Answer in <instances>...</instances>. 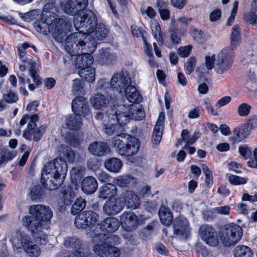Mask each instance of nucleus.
I'll return each instance as SVG.
<instances>
[{
	"label": "nucleus",
	"instance_id": "f257e3e1",
	"mask_svg": "<svg viewBox=\"0 0 257 257\" xmlns=\"http://www.w3.org/2000/svg\"><path fill=\"white\" fill-rule=\"evenodd\" d=\"M65 48L71 55L75 56L76 64H92L94 61L90 54L96 48V42L91 36L75 32L67 37Z\"/></svg>",
	"mask_w": 257,
	"mask_h": 257
},
{
	"label": "nucleus",
	"instance_id": "f03ea898",
	"mask_svg": "<svg viewBox=\"0 0 257 257\" xmlns=\"http://www.w3.org/2000/svg\"><path fill=\"white\" fill-rule=\"evenodd\" d=\"M68 170L67 164L60 158L49 162L41 173V183L46 189L53 190L63 183Z\"/></svg>",
	"mask_w": 257,
	"mask_h": 257
},
{
	"label": "nucleus",
	"instance_id": "7ed1b4c3",
	"mask_svg": "<svg viewBox=\"0 0 257 257\" xmlns=\"http://www.w3.org/2000/svg\"><path fill=\"white\" fill-rule=\"evenodd\" d=\"M112 145L119 155L126 157H131L136 154L140 146L138 139L124 133L114 136L112 140Z\"/></svg>",
	"mask_w": 257,
	"mask_h": 257
},
{
	"label": "nucleus",
	"instance_id": "20e7f679",
	"mask_svg": "<svg viewBox=\"0 0 257 257\" xmlns=\"http://www.w3.org/2000/svg\"><path fill=\"white\" fill-rule=\"evenodd\" d=\"M97 18L95 14L90 10L81 12L74 19V25L79 33L91 36L97 25Z\"/></svg>",
	"mask_w": 257,
	"mask_h": 257
},
{
	"label": "nucleus",
	"instance_id": "39448f33",
	"mask_svg": "<svg viewBox=\"0 0 257 257\" xmlns=\"http://www.w3.org/2000/svg\"><path fill=\"white\" fill-rule=\"evenodd\" d=\"M105 115L109 119L119 124L121 129L122 126L128 122L129 119L134 118L132 108L130 106L126 107L125 105H114L108 108L105 112Z\"/></svg>",
	"mask_w": 257,
	"mask_h": 257
},
{
	"label": "nucleus",
	"instance_id": "423d86ee",
	"mask_svg": "<svg viewBox=\"0 0 257 257\" xmlns=\"http://www.w3.org/2000/svg\"><path fill=\"white\" fill-rule=\"evenodd\" d=\"M22 224L29 230L40 244H45L47 240V236L43 232L44 224L34 216L26 215L22 219Z\"/></svg>",
	"mask_w": 257,
	"mask_h": 257
},
{
	"label": "nucleus",
	"instance_id": "0eeeda50",
	"mask_svg": "<svg viewBox=\"0 0 257 257\" xmlns=\"http://www.w3.org/2000/svg\"><path fill=\"white\" fill-rule=\"evenodd\" d=\"M242 228L236 224L225 225L220 231V239L225 246L234 245L241 239Z\"/></svg>",
	"mask_w": 257,
	"mask_h": 257
},
{
	"label": "nucleus",
	"instance_id": "6e6552de",
	"mask_svg": "<svg viewBox=\"0 0 257 257\" xmlns=\"http://www.w3.org/2000/svg\"><path fill=\"white\" fill-rule=\"evenodd\" d=\"M30 213L39 219L44 224V227L48 229L49 227L51 219L53 217V211L51 208L43 204H36L31 205L29 208Z\"/></svg>",
	"mask_w": 257,
	"mask_h": 257
},
{
	"label": "nucleus",
	"instance_id": "1a4fd4ad",
	"mask_svg": "<svg viewBox=\"0 0 257 257\" xmlns=\"http://www.w3.org/2000/svg\"><path fill=\"white\" fill-rule=\"evenodd\" d=\"M57 15L56 19L50 25L47 24L45 20L42 19V22L35 23L34 27L38 32L44 35H47L48 32H52L53 29L60 32L66 27L68 23L66 19L61 18L57 19Z\"/></svg>",
	"mask_w": 257,
	"mask_h": 257
},
{
	"label": "nucleus",
	"instance_id": "9d476101",
	"mask_svg": "<svg viewBox=\"0 0 257 257\" xmlns=\"http://www.w3.org/2000/svg\"><path fill=\"white\" fill-rule=\"evenodd\" d=\"M63 245L65 247L72 250L73 254L71 256L83 257L88 252L85 251L84 244L81 239L76 236L64 237Z\"/></svg>",
	"mask_w": 257,
	"mask_h": 257
},
{
	"label": "nucleus",
	"instance_id": "9b49d317",
	"mask_svg": "<svg viewBox=\"0 0 257 257\" xmlns=\"http://www.w3.org/2000/svg\"><path fill=\"white\" fill-rule=\"evenodd\" d=\"M201 239L210 246H216L218 243L217 232L212 226L207 224L201 225L198 229Z\"/></svg>",
	"mask_w": 257,
	"mask_h": 257
},
{
	"label": "nucleus",
	"instance_id": "f8f14e48",
	"mask_svg": "<svg viewBox=\"0 0 257 257\" xmlns=\"http://www.w3.org/2000/svg\"><path fill=\"white\" fill-rule=\"evenodd\" d=\"M87 0H64L61 2V8L67 14L74 15L85 9Z\"/></svg>",
	"mask_w": 257,
	"mask_h": 257
},
{
	"label": "nucleus",
	"instance_id": "ddd939ff",
	"mask_svg": "<svg viewBox=\"0 0 257 257\" xmlns=\"http://www.w3.org/2000/svg\"><path fill=\"white\" fill-rule=\"evenodd\" d=\"M45 4L42 12V19L47 24H51L56 19L58 8L56 6L55 0H41Z\"/></svg>",
	"mask_w": 257,
	"mask_h": 257
},
{
	"label": "nucleus",
	"instance_id": "4468645a",
	"mask_svg": "<svg viewBox=\"0 0 257 257\" xmlns=\"http://www.w3.org/2000/svg\"><path fill=\"white\" fill-rule=\"evenodd\" d=\"M131 83V80L122 73L114 74L110 81V86L112 89L121 93Z\"/></svg>",
	"mask_w": 257,
	"mask_h": 257
},
{
	"label": "nucleus",
	"instance_id": "2eb2a0df",
	"mask_svg": "<svg viewBox=\"0 0 257 257\" xmlns=\"http://www.w3.org/2000/svg\"><path fill=\"white\" fill-rule=\"evenodd\" d=\"M124 203L119 199L111 198L103 205V211L108 215H114L120 212L123 208Z\"/></svg>",
	"mask_w": 257,
	"mask_h": 257
},
{
	"label": "nucleus",
	"instance_id": "dca6fc26",
	"mask_svg": "<svg viewBox=\"0 0 257 257\" xmlns=\"http://www.w3.org/2000/svg\"><path fill=\"white\" fill-rule=\"evenodd\" d=\"M72 109L74 114L85 116L89 112L87 99L83 96L74 98L72 102Z\"/></svg>",
	"mask_w": 257,
	"mask_h": 257
},
{
	"label": "nucleus",
	"instance_id": "f3484780",
	"mask_svg": "<svg viewBox=\"0 0 257 257\" xmlns=\"http://www.w3.org/2000/svg\"><path fill=\"white\" fill-rule=\"evenodd\" d=\"M122 227L127 231L134 230L138 226V217L133 212H124L120 216Z\"/></svg>",
	"mask_w": 257,
	"mask_h": 257
},
{
	"label": "nucleus",
	"instance_id": "a211bd4d",
	"mask_svg": "<svg viewBox=\"0 0 257 257\" xmlns=\"http://www.w3.org/2000/svg\"><path fill=\"white\" fill-rule=\"evenodd\" d=\"M173 226L174 233L182 238H186L189 232V228L187 220L182 217L176 218L174 221Z\"/></svg>",
	"mask_w": 257,
	"mask_h": 257
},
{
	"label": "nucleus",
	"instance_id": "6ab92c4d",
	"mask_svg": "<svg viewBox=\"0 0 257 257\" xmlns=\"http://www.w3.org/2000/svg\"><path fill=\"white\" fill-rule=\"evenodd\" d=\"M231 46L227 47L220 51L217 55V64H229L234 62V53Z\"/></svg>",
	"mask_w": 257,
	"mask_h": 257
},
{
	"label": "nucleus",
	"instance_id": "aec40b11",
	"mask_svg": "<svg viewBox=\"0 0 257 257\" xmlns=\"http://www.w3.org/2000/svg\"><path fill=\"white\" fill-rule=\"evenodd\" d=\"M47 125L43 124L39 127H36L31 131L24 130L23 137L28 141L33 140L35 142L39 141L46 132Z\"/></svg>",
	"mask_w": 257,
	"mask_h": 257
},
{
	"label": "nucleus",
	"instance_id": "412c9836",
	"mask_svg": "<svg viewBox=\"0 0 257 257\" xmlns=\"http://www.w3.org/2000/svg\"><path fill=\"white\" fill-rule=\"evenodd\" d=\"M82 191L86 194L94 193L98 188V183L96 179L92 176L84 178L81 184Z\"/></svg>",
	"mask_w": 257,
	"mask_h": 257
},
{
	"label": "nucleus",
	"instance_id": "4be33fe9",
	"mask_svg": "<svg viewBox=\"0 0 257 257\" xmlns=\"http://www.w3.org/2000/svg\"><path fill=\"white\" fill-rule=\"evenodd\" d=\"M98 225L100 226V228L103 231L108 232H114L118 229L119 227L120 222L114 217H108L102 221Z\"/></svg>",
	"mask_w": 257,
	"mask_h": 257
},
{
	"label": "nucleus",
	"instance_id": "5701e85b",
	"mask_svg": "<svg viewBox=\"0 0 257 257\" xmlns=\"http://www.w3.org/2000/svg\"><path fill=\"white\" fill-rule=\"evenodd\" d=\"M108 148V146L106 143L96 141L89 145L88 150L92 155L100 157L106 154Z\"/></svg>",
	"mask_w": 257,
	"mask_h": 257
},
{
	"label": "nucleus",
	"instance_id": "b1692460",
	"mask_svg": "<svg viewBox=\"0 0 257 257\" xmlns=\"http://www.w3.org/2000/svg\"><path fill=\"white\" fill-rule=\"evenodd\" d=\"M126 97L128 101L139 103L142 100V97L137 88L133 85H128L124 90Z\"/></svg>",
	"mask_w": 257,
	"mask_h": 257
},
{
	"label": "nucleus",
	"instance_id": "393cba45",
	"mask_svg": "<svg viewBox=\"0 0 257 257\" xmlns=\"http://www.w3.org/2000/svg\"><path fill=\"white\" fill-rule=\"evenodd\" d=\"M117 189L114 184L108 183L103 185L99 189V197L103 199L111 198L115 196Z\"/></svg>",
	"mask_w": 257,
	"mask_h": 257
},
{
	"label": "nucleus",
	"instance_id": "a878e982",
	"mask_svg": "<svg viewBox=\"0 0 257 257\" xmlns=\"http://www.w3.org/2000/svg\"><path fill=\"white\" fill-rule=\"evenodd\" d=\"M58 150L60 156L58 158L61 159L64 161H65L62 158H65L70 163H73L75 161V154L70 147L62 144L58 146Z\"/></svg>",
	"mask_w": 257,
	"mask_h": 257
},
{
	"label": "nucleus",
	"instance_id": "bb28decb",
	"mask_svg": "<svg viewBox=\"0 0 257 257\" xmlns=\"http://www.w3.org/2000/svg\"><path fill=\"white\" fill-rule=\"evenodd\" d=\"M58 150L60 156L58 158L61 159L64 161H65L62 158H65L70 163H73L75 161V154L70 147L62 144L58 146Z\"/></svg>",
	"mask_w": 257,
	"mask_h": 257
},
{
	"label": "nucleus",
	"instance_id": "cd10ccee",
	"mask_svg": "<svg viewBox=\"0 0 257 257\" xmlns=\"http://www.w3.org/2000/svg\"><path fill=\"white\" fill-rule=\"evenodd\" d=\"M159 216L161 222L165 226H170L173 222V214L168 207L161 206L159 210Z\"/></svg>",
	"mask_w": 257,
	"mask_h": 257
},
{
	"label": "nucleus",
	"instance_id": "c85d7f7f",
	"mask_svg": "<svg viewBox=\"0 0 257 257\" xmlns=\"http://www.w3.org/2000/svg\"><path fill=\"white\" fill-rule=\"evenodd\" d=\"M114 183L121 187H131L135 185L137 183V180L134 177L129 175H125L115 178L114 180Z\"/></svg>",
	"mask_w": 257,
	"mask_h": 257
},
{
	"label": "nucleus",
	"instance_id": "c756f323",
	"mask_svg": "<svg viewBox=\"0 0 257 257\" xmlns=\"http://www.w3.org/2000/svg\"><path fill=\"white\" fill-rule=\"evenodd\" d=\"M124 203L130 208L136 209L140 204V200L138 196L132 191H127L125 194Z\"/></svg>",
	"mask_w": 257,
	"mask_h": 257
},
{
	"label": "nucleus",
	"instance_id": "7c9ffc66",
	"mask_svg": "<svg viewBox=\"0 0 257 257\" xmlns=\"http://www.w3.org/2000/svg\"><path fill=\"white\" fill-rule=\"evenodd\" d=\"M104 167L108 171L112 173H118L122 166V162L117 158H111L106 160Z\"/></svg>",
	"mask_w": 257,
	"mask_h": 257
},
{
	"label": "nucleus",
	"instance_id": "2f4dec72",
	"mask_svg": "<svg viewBox=\"0 0 257 257\" xmlns=\"http://www.w3.org/2000/svg\"><path fill=\"white\" fill-rule=\"evenodd\" d=\"M79 68L80 70L78 71V74L81 78H84L89 83L94 81L95 71L91 65H85V67L80 66Z\"/></svg>",
	"mask_w": 257,
	"mask_h": 257
},
{
	"label": "nucleus",
	"instance_id": "473e14b6",
	"mask_svg": "<svg viewBox=\"0 0 257 257\" xmlns=\"http://www.w3.org/2000/svg\"><path fill=\"white\" fill-rule=\"evenodd\" d=\"M90 100L93 107L97 109L105 107L109 103L108 99L104 95L99 93L92 96Z\"/></svg>",
	"mask_w": 257,
	"mask_h": 257
},
{
	"label": "nucleus",
	"instance_id": "72a5a7b5",
	"mask_svg": "<svg viewBox=\"0 0 257 257\" xmlns=\"http://www.w3.org/2000/svg\"><path fill=\"white\" fill-rule=\"evenodd\" d=\"M66 123L69 130H77L81 127L82 124V119L80 115L73 114L67 117Z\"/></svg>",
	"mask_w": 257,
	"mask_h": 257
},
{
	"label": "nucleus",
	"instance_id": "f704fd0d",
	"mask_svg": "<svg viewBox=\"0 0 257 257\" xmlns=\"http://www.w3.org/2000/svg\"><path fill=\"white\" fill-rule=\"evenodd\" d=\"M94 236H93L92 238V241L95 243L93 247V250L97 255L100 257H104V255H103L102 253L104 254L106 253L108 245L107 244L104 243V241H102V239L100 238L95 240V239L96 237V234L98 233H96L94 231Z\"/></svg>",
	"mask_w": 257,
	"mask_h": 257
},
{
	"label": "nucleus",
	"instance_id": "c9c22d12",
	"mask_svg": "<svg viewBox=\"0 0 257 257\" xmlns=\"http://www.w3.org/2000/svg\"><path fill=\"white\" fill-rule=\"evenodd\" d=\"M100 238L102 241H104V243L107 244L108 245L113 246L120 243V238L113 234H107L104 233H99L96 234V237L95 240L99 239Z\"/></svg>",
	"mask_w": 257,
	"mask_h": 257
},
{
	"label": "nucleus",
	"instance_id": "e433bc0d",
	"mask_svg": "<svg viewBox=\"0 0 257 257\" xmlns=\"http://www.w3.org/2000/svg\"><path fill=\"white\" fill-rule=\"evenodd\" d=\"M240 42V28L237 25H234L231 33L230 46H231L232 49H236Z\"/></svg>",
	"mask_w": 257,
	"mask_h": 257
},
{
	"label": "nucleus",
	"instance_id": "4c0bfd02",
	"mask_svg": "<svg viewBox=\"0 0 257 257\" xmlns=\"http://www.w3.org/2000/svg\"><path fill=\"white\" fill-rule=\"evenodd\" d=\"M151 27L154 37L158 42L159 45L162 46L163 44V39L159 23L156 20H152L151 22Z\"/></svg>",
	"mask_w": 257,
	"mask_h": 257
},
{
	"label": "nucleus",
	"instance_id": "58836bf2",
	"mask_svg": "<svg viewBox=\"0 0 257 257\" xmlns=\"http://www.w3.org/2000/svg\"><path fill=\"white\" fill-rule=\"evenodd\" d=\"M234 257H253L252 250L246 245H237L234 250Z\"/></svg>",
	"mask_w": 257,
	"mask_h": 257
},
{
	"label": "nucleus",
	"instance_id": "ea45409f",
	"mask_svg": "<svg viewBox=\"0 0 257 257\" xmlns=\"http://www.w3.org/2000/svg\"><path fill=\"white\" fill-rule=\"evenodd\" d=\"M16 152L15 151L10 150L8 149H3L0 152V166L5 165L8 161H11L16 156Z\"/></svg>",
	"mask_w": 257,
	"mask_h": 257
},
{
	"label": "nucleus",
	"instance_id": "a19ab883",
	"mask_svg": "<svg viewBox=\"0 0 257 257\" xmlns=\"http://www.w3.org/2000/svg\"><path fill=\"white\" fill-rule=\"evenodd\" d=\"M86 200L82 198H77L71 208V213L73 215H76L82 211L86 207Z\"/></svg>",
	"mask_w": 257,
	"mask_h": 257
},
{
	"label": "nucleus",
	"instance_id": "79ce46f5",
	"mask_svg": "<svg viewBox=\"0 0 257 257\" xmlns=\"http://www.w3.org/2000/svg\"><path fill=\"white\" fill-rule=\"evenodd\" d=\"M164 120L165 114L164 112H161L154 127L152 136H158L159 135V136H162Z\"/></svg>",
	"mask_w": 257,
	"mask_h": 257
},
{
	"label": "nucleus",
	"instance_id": "37998d69",
	"mask_svg": "<svg viewBox=\"0 0 257 257\" xmlns=\"http://www.w3.org/2000/svg\"><path fill=\"white\" fill-rule=\"evenodd\" d=\"M85 215L86 213L83 211L75 217L74 224L77 228L85 229L88 227Z\"/></svg>",
	"mask_w": 257,
	"mask_h": 257
},
{
	"label": "nucleus",
	"instance_id": "c03bdc74",
	"mask_svg": "<svg viewBox=\"0 0 257 257\" xmlns=\"http://www.w3.org/2000/svg\"><path fill=\"white\" fill-rule=\"evenodd\" d=\"M96 30L95 33V38H93L95 42V39L97 40H103L107 36L108 33L107 28H106L105 26L103 24H98L96 25ZM91 36L92 37L91 35ZM92 38H93V37Z\"/></svg>",
	"mask_w": 257,
	"mask_h": 257
},
{
	"label": "nucleus",
	"instance_id": "a18cd8bd",
	"mask_svg": "<svg viewBox=\"0 0 257 257\" xmlns=\"http://www.w3.org/2000/svg\"><path fill=\"white\" fill-rule=\"evenodd\" d=\"M86 213V221H88V227L91 226H93L98 223L99 219V215L96 212L91 210L84 211Z\"/></svg>",
	"mask_w": 257,
	"mask_h": 257
},
{
	"label": "nucleus",
	"instance_id": "49530a36",
	"mask_svg": "<svg viewBox=\"0 0 257 257\" xmlns=\"http://www.w3.org/2000/svg\"><path fill=\"white\" fill-rule=\"evenodd\" d=\"M65 142L73 147H78L81 143V139L78 134L75 133H69L65 139Z\"/></svg>",
	"mask_w": 257,
	"mask_h": 257
},
{
	"label": "nucleus",
	"instance_id": "de8ad7c7",
	"mask_svg": "<svg viewBox=\"0 0 257 257\" xmlns=\"http://www.w3.org/2000/svg\"><path fill=\"white\" fill-rule=\"evenodd\" d=\"M121 131L122 129L120 128V126L116 123H108L104 125L103 126L104 132L109 136L119 133Z\"/></svg>",
	"mask_w": 257,
	"mask_h": 257
},
{
	"label": "nucleus",
	"instance_id": "09e8293b",
	"mask_svg": "<svg viewBox=\"0 0 257 257\" xmlns=\"http://www.w3.org/2000/svg\"><path fill=\"white\" fill-rule=\"evenodd\" d=\"M43 195V191L40 185H35L31 188L29 195L32 200L34 201L40 200L42 198Z\"/></svg>",
	"mask_w": 257,
	"mask_h": 257
},
{
	"label": "nucleus",
	"instance_id": "8fccbe9b",
	"mask_svg": "<svg viewBox=\"0 0 257 257\" xmlns=\"http://www.w3.org/2000/svg\"><path fill=\"white\" fill-rule=\"evenodd\" d=\"M16 237L17 238L18 240L20 239L21 245L25 251V249L28 247L31 243L33 242L30 237L24 233H22L20 231H17L16 233Z\"/></svg>",
	"mask_w": 257,
	"mask_h": 257
},
{
	"label": "nucleus",
	"instance_id": "3c124183",
	"mask_svg": "<svg viewBox=\"0 0 257 257\" xmlns=\"http://www.w3.org/2000/svg\"><path fill=\"white\" fill-rule=\"evenodd\" d=\"M25 252L31 257H38L41 254L39 246L33 242L25 249Z\"/></svg>",
	"mask_w": 257,
	"mask_h": 257
},
{
	"label": "nucleus",
	"instance_id": "603ef678",
	"mask_svg": "<svg viewBox=\"0 0 257 257\" xmlns=\"http://www.w3.org/2000/svg\"><path fill=\"white\" fill-rule=\"evenodd\" d=\"M75 197L74 192L71 189L65 191L62 198V201L65 205H70L73 201Z\"/></svg>",
	"mask_w": 257,
	"mask_h": 257
},
{
	"label": "nucleus",
	"instance_id": "864d4df0",
	"mask_svg": "<svg viewBox=\"0 0 257 257\" xmlns=\"http://www.w3.org/2000/svg\"><path fill=\"white\" fill-rule=\"evenodd\" d=\"M229 182L234 185L244 184L246 183V179L236 175L227 174Z\"/></svg>",
	"mask_w": 257,
	"mask_h": 257
},
{
	"label": "nucleus",
	"instance_id": "5fc2aeb1",
	"mask_svg": "<svg viewBox=\"0 0 257 257\" xmlns=\"http://www.w3.org/2000/svg\"><path fill=\"white\" fill-rule=\"evenodd\" d=\"M213 66L214 65H200L196 68L195 71L199 78H203L213 69Z\"/></svg>",
	"mask_w": 257,
	"mask_h": 257
},
{
	"label": "nucleus",
	"instance_id": "6e6d98bb",
	"mask_svg": "<svg viewBox=\"0 0 257 257\" xmlns=\"http://www.w3.org/2000/svg\"><path fill=\"white\" fill-rule=\"evenodd\" d=\"M29 74L32 77L33 82L37 86L41 84V80L37 73V70L36 68V65H31L29 69Z\"/></svg>",
	"mask_w": 257,
	"mask_h": 257
},
{
	"label": "nucleus",
	"instance_id": "4d7b16f0",
	"mask_svg": "<svg viewBox=\"0 0 257 257\" xmlns=\"http://www.w3.org/2000/svg\"><path fill=\"white\" fill-rule=\"evenodd\" d=\"M120 253V250L118 248L114 246L108 245L106 253L102 254L104 255V257H118Z\"/></svg>",
	"mask_w": 257,
	"mask_h": 257
},
{
	"label": "nucleus",
	"instance_id": "13d9d810",
	"mask_svg": "<svg viewBox=\"0 0 257 257\" xmlns=\"http://www.w3.org/2000/svg\"><path fill=\"white\" fill-rule=\"evenodd\" d=\"M250 109L251 106L249 104L243 103L238 106L237 112L240 116H245L249 113Z\"/></svg>",
	"mask_w": 257,
	"mask_h": 257
},
{
	"label": "nucleus",
	"instance_id": "bf43d9fd",
	"mask_svg": "<svg viewBox=\"0 0 257 257\" xmlns=\"http://www.w3.org/2000/svg\"><path fill=\"white\" fill-rule=\"evenodd\" d=\"M238 151L240 155L244 159L250 158L252 155L251 149L246 145L239 147Z\"/></svg>",
	"mask_w": 257,
	"mask_h": 257
},
{
	"label": "nucleus",
	"instance_id": "052dcab7",
	"mask_svg": "<svg viewBox=\"0 0 257 257\" xmlns=\"http://www.w3.org/2000/svg\"><path fill=\"white\" fill-rule=\"evenodd\" d=\"M243 20L246 22L249 23L253 25L257 26V15L253 12L245 14L243 16Z\"/></svg>",
	"mask_w": 257,
	"mask_h": 257
},
{
	"label": "nucleus",
	"instance_id": "680f3d73",
	"mask_svg": "<svg viewBox=\"0 0 257 257\" xmlns=\"http://www.w3.org/2000/svg\"><path fill=\"white\" fill-rule=\"evenodd\" d=\"M3 98L6 102L10 103H15L18 100V95L11 90L4 94Z\"/></svg>",
	"mask_w": 257,
	"mask_h": 257
},
{
	"label": "nucleus",
	"instance_id": "e2e57ef3",
	"mask_svg": "<svg viewBox=\"0 0 257 257\" xmlns=\"http://www.w3.org/2000/svg\"><path fill=\"white\" fill-rule=\"evenodd\" d=\"M245 138L241 133L238 128L236 127L233 130V137H232V140L233 142L235 143H239L242 140L244 139Z\"/></svg>",
	"mask_w": 257,
	"mask_h": 257
},
{
	"label": "nucleus",
	"instance_id": "0e129e2a",
	"mask_svg": "<svg viewBox=\"0 0 257 257\" xmlns=\"http://www.w3.org/2000/svg\"><path fill=\"white\" fill-rule=\"evenodd\" d=\"M39 117L37 114H33L31 115L29 121L27 125V128L25 130L31 131L37 127V123L39 121Z\"/></svg>",
	"mask_w": 257,
	"mask_h": 257
},
{
	"label": "nucleus",
	"instance_id": "69168bd1",
	"mask_svg": "<svg viewBox=\"0 0 257 257\" xmlns=\"http://www.w3.org/2000/svg\"><path fill=\"white\" fill-rule=\"evenodd\" d=\"M202 169L203 173L205 175V183L209 185L212 183V175L208 167L206 165H203Z\"/></svg>",
	"mask_w": 257,
	"mask_h": 257
},
{
	"label": "nucleus",
	"instance_id": "338daca9",
	"mask_svg": "<svg viewBox=\"0 0 257 257\" xmlns=\"http://www.w3.org/2000/svg\"><path fill=\"white\" fill-rule=\"evenodd\" d=\"M192 49V46L191 45L181 47L178 49L177 52L181 57H186L189 55Z\"/></svg>",
	"mask_w": 257,
	"mask_h": 257
},
{
	"label": "nucleus",
	"instance_id": "774afa93",
	"mask_svg": "<svg viewBox=\"0 0 257 257\" xmlns=\"http://www.w3.org/2000/svg\"><path fill=\"white\" fill-rule=\"evenodd\" d=\"M82 88L81 80L80 79H75L73 80L72 91L74 94H78L82 90Z\"/></svg>",
	"mask_w": 257,
	"mask_h": 257
}]
</instances>
